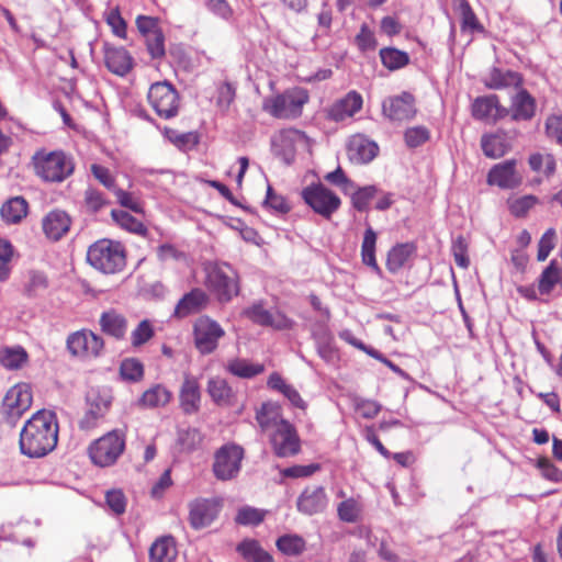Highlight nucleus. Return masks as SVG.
Instances as JSON below:
<instances>
[{"instance_id": "nucleus-1", "label": "nucleus", "mask_w": 562, "mask_h": 562, "mask_svg": "<svg viewBox=\"0 0 562 562\" xmlns=\"http://www.w3.org/2000/svg\"><path fill=\"white\" fill-rule=\"evenodd\" d=\"M58 441L56 414L48 409L37 411L20 432L21 452L30 458H41L55 449Z\"/></svg>"}, {"instance_id": "nucleus-2", "label": "nucleus", "mask_w": 562, "mask_h": 562, "mask_svg": "<svg viewBox=\"0 0 562 562\" xmlns=\"http://www.w3.org/2000/svg\"><path fill=\"white\" fill-rule=\"evenodd\" d=\"M35 175L44 182L59 183L74 173L72 158L63 150H37L32 157Z\"/></svg>"}, {"instance_id": "nucleus-3", "label": "nucleus", "mask_w": 562, "mask_h": 562, "mask_svg": "<svg viewBox=\"0 0 562 562\" xmlns=\"http://www.w3.org/2000/svg\"><path fill=\"white\" fill-rule=\"evenodd\" d=\"M205 285L220 302H229L239 293L238 274L226 262H206L204 265Z\"/></svg>"}, {"instance_id": "nucleus-4", "label": "nucleus", "mask_w": 562, "mask_h": 562, "mask_svg": "<svg viewBox=\"0 0 562 562\" xmlns=\"http://www.w3.org/2000/svg\"><path fill=\"white\" fill-rule=\"evenodd\" d=\"M87 260L95 269L104 273H115L125 266L122 246L109 239H101L88 249Z\"/></svg>"}, {"instance_id": "nucleus-5", "label": "nucleus", "mask_w": 562, "mask_h": 562, "mask_svg": "<svg viewBox=\"0 0 562 562\" xmlns=\"http://www.w3.org/2000/svg\"><path fill=\"white\" fill-rule=\"evenodd\" d=\"M125 449V436L112 430L94 440L88 449L91 461L101 468L113 465Z\"/></svg>"}, {"instance_id": "nucleus-6", "label": "nucleus", "mask_w": 562, "mask_h": 562, "mask_svg": "<svg viewBox=\"0 0 562 562\" xmlns=\"http://www.w3.org/2000/svg\"><path fill=\"white\" fill-rule=\"evenodd\" d=\"M310 138L303 132L295 128L281 130L271 137V150L273 155L285 165L293 164L296 153L300 150H310Z\"/></svg>"}, {"instance_id": "nucleus-7", "label": "nucleus", "mask_w": 562, "mask_h": 562, "mask_svg": "<svg viewBox=\"0 0 562 562\" xmlns=\"http://www.w3.org/2000/svg\"><path fill=\"white\" fill-rule=\"evenodd\" d=\"M307 101L308 95L304 91H286L265 99L262 109L277 119H295Z\"/></svg>"}, {"instance_id": "nucleus-8", "label": "nucleus", "mask_w": 562, "mask_h": 562, "mask_svg": "<svg viewBox=\"0 0 562 562\" xmlns=\"http://www.w3.org/2000/svg\"><path fill=\"white\" fill-rule=\"evenodd\" d=\"M301 196L315 213L325 218H330L341 205L340 198L323 183H312L305 187Z\"/></svg>"}, {"instance_id": "nucleus-9", "label": "nucleus", "mask_w": 562, "mask_h": 562, "mask_svg": "<svg viewBox=\"0 0 562 562\" xmlns=\"http://www.w3.org/2000/svg\"><path fill=\"white\" fill-rule=\"evenodd\" d=\"M224 336V328L209 316H200L193 324L194 346L203 356L213 353Z\"/></svg>"}, {"instance_id": "nucleus-10", "label": "nucleus", "mask_w": 562, "mask_h": 562, "mask_svg": "<svg viewBox=\"0 0 562 562\" xmlns=\"http://www.w3.org/2000/svg\"><path fill=\"white\" fill-rule=\"evenodd\" d=\"M147 98L160 117L171 119L178 114L179 97L176 89L169 82L153 83Z\"/></svg>"}, {"instance_id": "nucleus-11", "label": "nucleus", "mask_w": 562, "mask_h": 562, "mask_svg": "<svg viewBox=\"0 0 562 562\" xmlns=\"http://www.w3.org/2000/svg\"><path fill=\"white\" fill-rule=\"evenodd\" d=\"M244 449L237 445L221 447L214 457L213 473L221 481L232 480L240 471Z\"/></svg>"}, {"instance_id": "nucleus-12", "label": "nucleus", "mask_w": 562, "mask_h": 562, "mask_svg": "<svg viewBox=\"0 0 562 562\" xmlns=\"http://www.w3.org/2000/svg\"><path fill=\"white\" fill-rule=\"evenodd\" d=\"M32 401V390L29 384L18 383L10 387L2 402L3 414L8 422L13 425L30 408Z\"/></svg>"}, {"instance_id": "nucleus-13", "label": "nucleus", "mask_w": 562, "mask_h": 562, "mask_svg": "<svg viewBox=\"0 0 562 562\" xmlns=\"http://www.w3.org/2000/svg\"><path fill=\"white\" fill-rule=\"evenodd\" d=\"M87 403L88 409L79 423L80 428L85 430L94 428L105 416L112 403V395L109 390L92 389L87 394Z\"/></svg>"}, {"instance_id": "nucleus-14", "label": "nucleus", "mask_w": 562, "mask_h": 562, "mask_svg": "<svg viewBox=\"0 0 562 562\" xmlns=\"http://www.w3.org/2000/svg\"><path fill=\"white\" fill-rule=\"evenodd\" d=\"M67 348L71 355L85 359L98 358L104 348L103 339L90 330H79L69 335Z\"/></svg>"}, {"instance_id": "nucleus-15", "label": "nucleus", "mask_w": 562, "mask_h": 562, "mask_svg": "<svg viewBox=\"0 0 562 562\" xmlns=\"http://www.w3.org/2000/svg\"><path fill=\"white\" fill-rule=\"evenodd\" d=\"M382 112L391 121L413 120L417 113L415 97L409 92L389 97L382 103Z\"/></svg>"}, {"instance_id": "nucleus-16", "label": "nucleus", "mask_w": 562, "mask_h": 562, "mask_svg": "<svg viewBox=\"0 0 562 562\" xmlns=\"http://www.w3.org/2000/svg\"><path fill=\"white\" fill-rule=\"evenodd\" d=\"M222 503L217 498H198L189 505V522L193 529L210 526L218 516Z\"/></svg>"}, {"instance_id": "nucleus-17", "label": "nucleus", "mask_w": 562, "mask_h": 562, "mask_svg": "<svg viewBox=\"0 0 562 562\" xmlns=\"http://www.w3.org/2000/svg\"><path fill=\"white\" fill-rule=\"evenodd\" d=\"M270 442L278 457H289L300 451V439L292 424L286 422L270 432Z\"/></svg>"}, {"instance_id": "nucleus-18", "label": "nucleus", "mask_w": 562, "mask_h": 562, "mask_svg": "<svg viewBox=\"0 0 562 562\" xmlns=\"http://www.w3.org/2000/svg\"><path fill=\"white\" fill-rule=\"evenodd\" d=\"M517 161L508 159L494 165L487 175V182L501 189H515L522 182V176L516 169Z\"/></svg>"}, {"instance_id": "nucleus-19", "label": "nucleus", "mask_w": 562, "mask_h": 562, "mask_svg": "<svg viewBox=\"0 0 562 562\" xmlns=\"http://www.w3.org/2000/svg\"><path fill=\"white\" fill-rule=\"evenodd\" d=\"M243 314L255 324L260 326H271L277 329H286L291 327V321L280 312H270L258 302L244 310Z\"/></svg>"}, {"instance_id": "nucleus-20", "label": "nucleus", "mask_w": 562, "mask_h": 562, "mask_svg": "<svg viewBox=\"0 0 562 562\" xmlns=\"http://www.w3.org/2000/svg\"><path fill=\"white\" fill-rule=\"evenodd\" d=\"M209 302L210 297L205 291L194 288L179 300L175 307L173 316L186 318L192 314H198L207 306Z\"/></svg>"}, {"instance_id": "nucleus-21", "label": "nucleus", "mask_w": 562, "mask_h": 562, "mask_svg": "<svg viewBox=\"0 0 562 562\" xmlns=\"http://www.w3.org/2000/svg\"><path fill=\"white\" fill-rule=\"evenodd\" d=\"M378 145L362 135L350 137L347 154L355 164H368L378 155Z\"/></svg>"}, {"instance_id": "nucleus-22", "label": "nucleus", "mask_w": 562, "mask_h": 562, "mask_svg": "<svg viewBox=\"0 0 562 562\" xmlns=\"http://www.w3.org/2000/svg\"><path fill=\"white\" fill-rule=\"evenodd\" d=\"M327 496L322 486L306 487L297 498V509L305 515L323 512L327 506Z\"/></svg>"}, {"instance_id": "nucleus-23", "label": "nucleus", "mask_w": 562, "mask_h": 562, "mask_svg": "<svg viewBox=\"0 0 562 562\" xmlns=\"http://www.w3.org/2000/svg\"><path fill=\"white\" fill-rule=\"evenodd\" d=\"M362 102V97L358 92L350 91L328 109V117L336 122L351 117L360 111Z\"/></svg>"}, {"instance_id": "nucleus-24", "label": "nucleus", "mask_w": 562, "mask_h": 562, "mask_svg": "<svg viewBox=\"0 0 562 562\" xmlns=\"http://www.w3.org/2000/svg\"><path fill=\"white\" fill-rule=\"evenodd\" d=\"M104 63L117 76H125L133 67V58L125 48L110 45L104 46Z\"/></svg>"}, {"instance_id": "nucleus-25", "label": "nucleus", "mask_w": 562, "mask_h": 562, "mask_svg": "<svg viewBox=\"0 0 562 562\" xmlns=\"http://www.w3.org/2000/svg\"><path fill=\"white\" fill-rule=\"evenodd\" d=\"M180 406L186 414L196 413L200 408L201 391L196 378L186 373L180 389Z\"/></svg>"}, {"instance_id": "nucleus-26", "label": "nucleus", "mask_w": 562, "mask_h": 562, "mask_svg": "<svg viewBox=\"0 0 562 562\" xmlns=\"http://www.w3.org/2000/svg\"><path fill=\"white\" fill-rule=\"evenodd\" d=\"M510 105L513 121H530L536 114V100L525 89L512 95Z\"/></svg>"}, {"instance_id": "nucleus-27", "label": "nucleus", "mask_w": 562, "mask_h": 562, "mask_svg": "<svg viewBox=\"0 0 562 562\" xmlns=\"http://www.w3.org/2000/svg\"><path fill=\"white\" fill-rule=\"evenodd\" d=\"M256 420L262 431L269 432H272L288 422L282 416L281 406L272 402L263 403L261 407L257 409Z\"/></svg>"}, {"instance_id": "nucleus-28", "label": "nucleus", "mask_w": 562, "mask_h": 562, "mask_svg": "<svg viewBox=\"0 0 562 562\" xmlns=\"http://www.w3.org/2000/svg\"><path fill=\"white\" fill-rule=\"evenodd\" d=\"M70 223L66 212L54 210L43 218V231L49 239L58 240L69 231Z\"/></svg>"}, {"instance_id": "nucleus-29", "label": "nucleus", "mask_w": 562, "mask_h": 562, "mask_svg": "<svg viewBox=\"0 0 562 562\" xmlns=\"http://www.w3.org/2000/svg\"><path fill=\"white\" fill-rule=\"evenodd\" d=\"M100 326L103 333L116 339H122L127 331L126 318L114 310L102 313L100 317Z\"/></svg>"}, {"instance_id": "nucleus-30", "label": "nucleus", "mask_w": 562, "mask_h": 562, "mask_svg": "<svg viewBox=\"0 0 562 562\" xmlns=\"http://www.w3.org/2000/svg\"><path fill=\"white\" fill-rule=\"evenodd\" d=\"M481 147L484 155L492 159L503 157L510 149V144L503 133L483 135L481 138Z\"/></svg>"}, {"instance_id": "nucleus-31", "label": "nucleus", "mask_w": 562, "mask_h": 562, "mask_svg": "<svg viewBox=\"0 0 562 562\" xmlns=\"http://www.w3.org/2000/svg\"><path fill=\"white\" fill-rule=\"evenodd\" d=\"M178 551L171 537L156 540L149 550L150 562H176Z\"/></svg>"}, {"instance_id": "nucleus-32", "label": "nucleus", "mask_w": 562, "mask_h": 562, "mask_svg": "<svg viewBox=\"0 0 562 562\" xmlns=\"http://www.w3.org/2000/svg\"><path fill=\"white\" fill-rule=\"evenodd\" d=\"M415 246L411 243L398 244L387 254L386 267L391 272L401 270L415 252Z\"/></svg>"}, {"instance_id": "nucleus-33", "label": "nucleus", "mask_w": 562, "mask_h": 562, "mask_svg": "<svg viewBox=\"0 0 562 562\" xmlns=\"http://www.w3.org/2000/svg\"><path fill=\"white\" fill-rule=\"evenodd\" d=\"M29 360L26 350L21 346L0 349V363L9 370L21 369Z\"/></svg>"}, {"instance_id": "nucleus-34", "label": "nucleus", "mask_w": 562, "mask_h": 562, "mask_svg": "<svg viewBox=\"0 0 562 562\" xmlns=\"http://www.w3.org/2000/svg\"><path fill=\"white\" fill-rule=\"evenodd\" d=\"M226 370L235 376L251 379L263 372L265 367L263 364L252 363L246 359L235 358L227 362Z\"/></svg>"}, {"instance_id": "nucleus-35", "label": "nucleus", "mask_w": 562, "mask_h": 562, "mask_svg": "<svg viewBox=\"0 0 562 562\" xmlns=\"http://www.w3.org/2000/svg\"><path fill=\"white\" fill-rule=\"evenodd\" d=\"M0 214L7 223H18L26 216L27 203L21 196L11 198L1 206Z\"/></svg>"}, {"instance_id": "nucleus-36", "label": "nucleus", "mask_w": 562, "mask_h": 562, "mask_svg": "<svg viewBox=\"0 0 562 562\" xmlns=\"http://www.w3.org/2000/svg\"><path fill=\"white\" fill-rule=\"evenodd\" d=\"M236 550L247 562H272L271 555L256 540L245 539Z\"/></svg>"}, {"instance_id": "nucleus-37", "label": "nucleus", "mask_w": 562, "mask_h": 562, "mask_svg": "<svg viewBox=\"0 0 562 562\" xmlns=\"http://www.w3.org/2000/svg\"><path fill=\"white\" fill-rule=\"evenodd\" d=\"M375 244L376 234L373 228L369 226L363 235L361 245V258L364 265L371 267L374 271L380 272V268L375 259Z\"/></svg>"}, {"instance_id": "nucleus-38", "label": "nucleus", "mask_w": 562, "mask_h": 562, "mask_svg": "<svg viewBox=\"0 0 562 562\" xmlns=\"http://www.w3.org/2000/svg\"><path fill=\"white\" fill-rule=\"evenodd\" d=\"M207 393L217 404H227L233 396L232 387L223 378H211L207 383Z\"/></svg>"}, {"instance_id": "nucleus-39", "label": "nucleus", "mask_w": 562, "mask_h": 562, "mask_svg": "<svg viewBox=\"0 0 562 562\" xmlns=\"http://www.w3.org/2000/svg\"><path fill=\"white\" fill-rule=\"evenodd\" d=\"M171 400V392L165 386L157 384L142 395L140 403L145 407H160L167 405Z\"/></svg>"}, {"instance_id": "nucleus-40", "label": "nucleus", "mask_w": 562, "mask_h": 562, "mask_svg": "<svg viewBox=\"0 0 562 562\" xmlns=\"http://www.w3.org/2000/svg\"><path fill=\"white\" fill-rule=\"evenodd\" d=\"M362 504L358 498L350 497L337 506V515L344 522H357L361 518Z\"/></svg>"}, {"instance_id": "nucleus-41", "label": "nucleus", "mask_w": 562, "mask_h": 562, "mask_svg": "<svg viewBox=\"0 0 562 562\" xmlns=\"http://www.w3.org/2000/svg\"><path fill=\"white\" fill-rule=\"evenodd\" d=\"M165 137L180 150H189L199 143V136L194 132L179 133L172 128H165Z\"/></svg>"}, {"instance_id": "nucleus-42", "label": "nucleus", "mask_w": 562, "mask_h": 562, "mask_svg": "<svg viewBox=\"0 0 562 562\" xmlns=\"http://www.w3.org/2000/svg\"><path fill=\"white\" fill-rule=\"evenodd\" d=\"M496 108V95L480 97L472 103V115L476 120H493V111Z\"/></svg>"}, {"instance_id": "nucleus-43", "label": "nucleus", "mask_w": 562, "mask_h": 562, "mask_svg": "<svg viewBox=\"0 0 562 562\" xmlns=\"http://www.w3.org/2000/svg\"><path fill=\"white\" fill-rule=\"evenodd\" d=\"M382 64L390 70H396L406 66L409 61L407 53L396 48H382L380 50Z\"/></svg>"}, {"instance_id": "nucleus-44", "label": "nucleus", "mask_w": 562, "mask_h": 562, "mask_svg": "<svg viewBox=\"0 0 562 562\" xmlns=\"http://www.w3.org/2000/svg\"><path fill=\"white\" fill-rule=\"evenodd\" d=\"M521 78L517 72L514 71H501L494 69L491 74L488 86L493 89H503L507 87H519Z\"/></svg>"}, {"instance_id": "nucleus-45", "label": "nucleus", "mask_w": 562, "mask_h": 562, "mask_svg": "<svg viewBox=\"0 0 562 562\" xmlns=\"http://www.w3.org/2000/svg\"><path fill=\"white\" fill-rule=\"evenodd\" d=\"M278 549L286 555H297L305 549V541L297 535H285L277 540Z\"/></svg>"}, {"instance_id": "nucleus-46", "label": "nucleus", "mask_w": 562, "mask_h": 562, "mask_svg": "<svg viewBox=\"0 0 562 562\" xmlns=\"http://www.w3.org/2000/svg\"><path fill=\"white\" fill-rule=\"evenodd\" d=\"M112 218L122 228L136 234H144L146 228L142 222L136 220L130 213L123 210H113L111 212Z\"/></svg>"}, {"instance_id": "nucleus-47", "label": "nucleus", "mask_w": 562, "mask_h": 562, "mask_svg": "<svg viewBox=\"0 0 562 562\" xmlns=\"http://www.w3.org/2000/svg\"><path fill=\"white\" fill-rule=\"evenodd\" d=\"M120 374L125 381L137 382L144 375V366L135 358L124 359L120 367Z\"/></svg>"}, {"instance_id": "nucleus-48", "label": "nucleus", "mask_w": 562, "mask_h": 562, "mask_svg": "<svg viewBox=\"0 0 562 562\" xmlns=\"http://www.w3.org/2000/svg\"><path fill=\"white\" fill-rule=\"evenodd\" d=\"M529 166L536 172H540L543 167V173L547 177H550L555 171V159L550 154L542 155V154L536 153L529 157Z\"/></svg>"}, {"instance_id": "nucleus-49", "label": "nucleus", "mask_w": 562, "mask_h": 562, "mask_svg": "<svg viewBox=\"0 0 562 562\" xmlns=\"http://www.w3.org/2000/svg\"><path fill=\"white\" fill-rule=\"evenodd\" d=\"M559 282V270L557 268L555 260H552L550 265L542 271L539 279V291L541 294H548L551 292L553 286Z\"/></svg>"}, {"instance_id": "nucleus-50", "label": "nucleus", "mask_w": 562, "mask_h": 562, "mask_svg": "<svg viewBox=\"0 0 562 562\" xmlns=\"http://www.w3.org/2000/svg\"><path fill=\"white\" fill-rule=\"evenodd\" d=\"M458 11L461 15V27L463 31L479 32L483 30L469 2H460Z\"/></svg>"}, {"instance_id": "nucleus-51", "label": "nucleus", "mask_w": 562, "mask_h": 562, "mask_svg": "<svg viewBox=\"0 0 562 562\" xmlns=\"http://www.w3.org/2000/svg\"><path fill=\"white\" fill-rule=\"evenodd\" d=\"M147 52L153 59H160L166 54L165 36L161 30L156 33H150L145 37Z\"/></svg>"}, {"instance_id": "nucleus-52", "label": "nucleus", "mask_w": 562, "mask_h": 562, "mask_svg": "<svg viewBox=\"0 0 562 562\" xmlns=\"http://www.w3.org/2000/svg\"><path fill=\"white\" fill-rule=\"evenodd\" d=\"M265 518V512L250 506L239 508L235 521L243 526H257Z\"/></svg>"}, {"instance_id": "nucleus-53", "label": "nucleus", "mask_w": 562, "mask_h": 562, "mask_svg": "<svg viewBox=\"0 0 562 562\" xmlns=\"http://www.w3.org/2000/svg\"><path fill=\"white\" fill-rule=\"evenodd\" d=\"M85 206L89 212L97 213L108 204L102 192L94 188H87L83 194Z\"/></svg>"}, {"instance_id": "nucleus-54", "label": "nucleus", "mask_w": 562, "mask_h": 562, "mask_svg": "<svg viewBox=\"0 0 562 562\" xmlns=\"http://www.w3.org/2000/svg\"><path fill=\"white\" fill-rule=\"evenodd\" d=\"M430 133L425 126L409 127L404 133L405 143L408 147L415 148L429 139Z\"/></svg>"}, {"instance_id": "nucleus-55", "label": "nucleus", "mask_w": 562, "mask_h": 562, "mask_svg": "<svg viewBox=\"0 0 562 562\" xmlns=\"http://www.w3.org/2000/svg\"><path fill=\"white\" fill-rule=\"evenodd\" d=\"M12 255V245L5 239H0V281H5L10 276Z\"/></svg>"}, {"instance_id": "nucleus-56", "label": "nucleus", "mask_w": 562, "mask_h": 562, "mask_svg": "<svg viewBox=\"0 0 562 562\" xmlns=\"http://www.w3.org/2000/svg\"><path fill=\"white\" fill-rule=\"evenodd\" d=\"M452 255L456 263L463 269H467L470 265L468 257V243L463 236H458L452 241Z\"/></svg>"}, {"instance_id": "nucleus-57", "label": "nucleus", "mask_w": 562, "mask_h": 562, "mask_svg": "<svg viewBox=\"0 0 562 562\" xmlns=\"http://www.w3.org/2000/svg\"><path fill=\"white\" fill-rule=\"evenodd\" d=\"M154 336V328L149 321H142L131 334V341L134 347H139Z\"/></svg>"}, {"instance_id": "nucleus-58", "label": "nucleus", "mask_w": 562, "mask_h": 562, "mask_svg": "<svg viewBox=\"0 0 562 562\" xmlns=\"http://www.w3.org/2000/svg\"><path fill=\"white\" fill-rule=\"evenodd\" d=\"M179 443L184 450L196 449L202 442V435L196 428H188L179 432Z\"/></svg>"}, {"instance_id": "nucleus-59", "label": "nucleus", "mask_w": 562, "mask_h": 562, "mask_svg": "<svg viewBox=\"0 0 562 562\" xmlns=\"http://www.w3.org/2000/svg\"><path fill=\"white\" fill-rule=\"evenodd\" d=\"M105 502L115 515H122L126 509V497L121 490H111L105 494Z\"/></svg>"}, {"instance_id": "nucleus-60", "label": "nucleus", "mask_w": 562, "mask_h": 562, "mask_svg": "<svg viewBox=\"0 0 562 562\" xmlns=\"http://www.w3.org/2000/svg\"><path fill=\"white\" fill-rule=\"evenodd\" d=\"M376 192L375 187L368 186L358 189L352 195V205L358 211H366L369 206L370 201Z\"/></svg>"}, {"instance_id": "nucleus-61", "label": "nucleus", "mask_w": 562, "mask_h": 562, "mask_svg": "<svg viewBox=\"0 0 562 562\" xmlns=\"http://www.w3.org/2000/svg\"><path fill=\"white\" fill-rule=\"evenodd\" d=\"M555 241V231L553 228H549L540 238L538 244V255L537 259L539 261H544L551 250L554 248Z\"/></svg>"}, {"instance_id": "nucleus-62", "label": "nucleus", "mask_w": 562, "mask_h": 562, "mask_svg": "<svg viewBox=\"0 0 562 562\" xmlns=\"http://www.w3.org/2000/svg\"><path fill=\"white\" fill-rule=\"evenodd\" d=\"M537 203L533 195H525L509 202V210L515 216H524Z\"/></svg>"}, {"instance_id": "nucleus-63", "label": "nucleus", "mask_w": 562, "mask_h": 562, "mask_svg": "<svg viewBox=\"0 0 562 562\" xmlns=\"http://www.w3.org/2000/svg\"><path fill=\"white\" fill-rule=\"evenodd\" d=\"M106 22L116 36L121 38L126 37V23L117 9L110 10V12L106 14Z\"/></svg>"}, {"instance_id": "nucleus-64", "label": "nucleus", "mask_w": 562, "mask_h": 562, "mask_svg": "<svg viewBox=\"0 0 562 562\" xmlns=\"http://www.w3.org/2000/svg\"><path fill=\"white\" fill-rule=\"evenodd\" d=\"M546 132L548 137L562 145V116L550 115L546 122Z\"/></svg>"}]
</instances>
